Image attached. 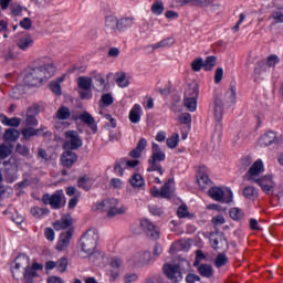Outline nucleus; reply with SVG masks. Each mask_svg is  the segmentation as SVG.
<instances>
[{"label": "nucleus", "instance_id": "f257e3e1", "mask_svg": "<svg viewBox=\"0 0 283 283\" xmlns=\"http://www.w3.org/2000/svg\"><path fill=\"white\" fill-rule=\"evenodd\" d=\"M54 74H56V66H54L52 59L42 57L38 60V66L27 70L24 83L29 87H39L50 81Z\"/></svg>", "mask_w": 283, "mask_h": 283}, {"label": "nucleus", "instance_id": "f03ea898", "mask_svg": "<svg viewBox=\"0 0 283 283\" xmlns=\"http://www.w3.org/2000/svg\"><path fill=\"white\" fill-rule=\"evenodd\" d=\"M166 158H167V155H165V151H163L160 146L156 143H153L151 156L148 159L147 171L149 174H153V171H156L157 174H159V176H163L165 174V168H163V165H160V163H165Z\"/></svg>", "mask_w": 283, "mask_h": 283}, {"label": "nucleus", "instance_id": "7ed1b4c3", "mask_svg": "<svg viewBox=\"0 0 283 283\" xmlns=\"http://www.w3.org/2000/svg\"><path fill=\"white\" fill-rule=\"evenodd\" d=\"M98 244V231L87 230L81 239V249L86 255H92Z\"/></svg>", "mask_w": 283, "mask_h": 283}, {"label": "nucleus", "instance_id": "20e7f679", "mask_svg": "<svg viewBox=\"0 0 283 283\" xmlns=\"http://www.w3.org/2000/svg\"><path fill=\"white\" fill-rule=\"evenodd\" d=\"M96 210L105 212L108 218H114V216H120L125 213V208H118L117 199H106L96 203Z\"/></svg>", "mask_w": 283, "mask_h": 283}, {"label": "nucleus", "instance_id": "39448f33", "mask_svg": "<svg viewBox=\"0 0 283 283\" xmlns=\"http://www.w3.org/2000/svg\"><path fill=\"white\" fill-rule=\"evenodd\" d=\"M42 202L50 205L53 209H61L65 207V193H63V190H56L53 195L45 193L42 196Z\"/></svg>", "mask_w": 283, "mask_h": 283}, {"label": "nucleus", "instance_id": "423d86ee", "mask_svg": "<svg viewBox=\"0 0 283 283\" xmlns=\"http://www.w3.org/2000/svg\"><path fill=\"white\" fill-rule=\"evenodd\" d=\"M164 275L167 280H170L171 283L182 282V269L176 263H166L163 268Z\"/></svg>", "mask_w": 283, "mask_h": 283}, {"label": "nucleus", "instance_id": "0eeeda50", "mask_svg": "<svg viewBox=\"0 0 283 283\" xmlns=\"http://www.w3.org/2000/svg\"><path fill=\"white\" fill-rule=\"evenodd\" d=\"M65 143L63 145L64 149H67L69 151H72L74 149H78L80 147H83V139H81V136L76 130H69L65 133Z\"/></svg>", "mask_w": 283, "mask_h": 283}, {"label": "nucleus", "instance_id": "6e6552de", "mask_svg": "<svg viewBox=\"0 0 283 283\" xmlns=\"http://www.w3.org/2000/svg\"><path fill=\"white\" fill-rule=\"evenodd\" d=\"M209 196L212 198V200H216L217 202H233V192L231 189L227 190V193L224 195V190L220 187H212L209 190Z\"/></svg>", "mask_w": 283, "mask_h": 283}, {"label": "nucleus", "instance_id": "1a4fd4ad", "mask_svg": "<svg viewBox=\"0 0 283 283\" xmlns=\"http://www.w3.org/2000/svg\"><path fill=\"white\" fill-rule=\"evenodd\" d=\"M140 227L146 231V234L148 238H151L153 240H158L160 238V230L151 221L144 219L140 221Z\"/></svg>", "mask_w": 283, "mask_h": 283}, {"label": "nucleus", "instance_id": "9d476101", "mask_svg": "<svg viewBox=\"0 0 283 283\" xmlns=\"http://www.w3.org/2000/svg\"><path fill=\"white\" fill-rule=\"evenodd\" d=\"M130 262L134 264V266H145L151 262V253L137 252L130 258Z\"/></svg>", "mask_w": 283, "mask_h": 283}, {"label": "nucleus", "instance_id": "9b49d317", "mask_svg": "<svg viewBox=\"0 0 283 283\" xmlns=\"http://www.w3.org/2000/svg\"><path fill=\"white\" fill-rule=\"evenodd\" d=\"M263 171H264V163L262 161V159H258L256 161L253 163V165L250 167L249 171L247 172L248 180H250L251 182H254L255 180H258V178L255 177L260 176V174H263Z\"/></svg>", "mask_w": 283, "mask_h": 283}, {"label": "nucleus", "instance_id": "f8f14e48", "mask_svg": "<svg viewBox=\"0 0 283 283\" xmlns=\"http://www.w3.org/2000/svg\"><path fill=\"white\" fill-rule=\"evenodd\" d=\"M76 160H78V156L72 150H66L61 155V165L67 169L72 168Z\"/></svg>", "mask_w": 283, "mask_h": 283}, {"label": "nucleus", "instance_id": "ddd939ff", "mask_svg": "<svg viewBox=\"0 0 283 283\" xmlns=\"http://www.w3.org/2000/svg\"><path fill=\"white\" fill-rule=\"evenodd\" d=\"M197 182L201 189H207V187H211V179H209V175L207 174V167L201 166L197 174Z\"/></svg>", "mask_w": 283, "mask_h": 283}, {"label": "nucleus", "instance_id": "4468645a", "mask_svg": "<svg viewBox=\"0 0 283 283\" xmlns=\"http://www.w3.org/2000/svg\"><path fill=\"white\" fill-rule=\"evenodd\" d=\"M73 232L69 230L66 232H62L59 237L55 249L57 251H65L67 247H70V240H72Z\"/></svg>", "mask_w": 283, "mask_h": 283}, {"label": "nucleus", "instance_id": "2eb2a0df", "mask_svg": "<svg viewBox=\"0 0 283 283\" xmlns=\"http://www.w3.org/2000/svg\"><path fill=\"white\" fill-rule=\"evenodd\" d=\"M253 182H256V185H259V187H261V189H262V191H264V193H271V189H273V177L270 175L254 179Z\"/></svg>", "mask_w": 283, "mask_h": 283}, {"label": "nucleus", "instance_id": "dca6fc26", "mask_svg": "<svg viewBox=\"0 0 283 283\" xmlns=\"http://www.w3.org/2000/svg\"><path fill=\"white\" fill-rule=\"evenodd\" d=\"M212 112L214 116V120L217 123H220L222 120V116L224 115V106L222 105V99L219 97H216L212 103Z\"/></svg>", "mask_w": 283, "mask_h": 283}, {"label": "nucleus", "instance_id": "f3484780", "mask_svg": "<svg viewBox=\"0 0 283 283\" xmlns=\"http://www.w3.org/2000/svg\"><path fill=\"white\" fill-rule=\"evenodd\" d=\"M72 216L64 214L62 218L53 223V228L55 231H65V229H70L72 227Z\"/></svg>", "mask_w": 283, "mask_h": 283}, {"label": "nucleus", "instance_id": "a211bd4d", "mask_svg": "<svg viewBox=\"0 0 283 283\" xmlns=\"http://www.w3.org/2000/svg\"><path fill=\"white\" fill-rule=\"evenodd\" d=\"M80 120H82L84 123V125H87V127H90V129L93 132V134H96V132H98V126L96 125V119L88 112L82 113L80 115Z\"/></svg>", "mask_w": 283, "mask_h": 283}, {"label": "nucleus", "instance_id": "6ab92c4d", "mask_svg": "<svg viewBox=\"0 0 283 283\" xmlns=\"http://www.w3.org/2000/svg\"><path fill=\"white\" fill-rule=\"evenodd\" d=\"M17 45L22 52H28L30 48L34 46V38L30 34H25L18 40Z\"/></svg>", "mask_w": 283, "mask_h": 283}, {"label": "nucleus", "instance_id": "aec40b11", "mask_svg": "<svg viewBox=\"0 0 283 283\" xmlns=\"http://www.w3.org/2000/svg\"><path fill=\"white\" fill-rule=\"evenodd\" d=\"M143 116V107L140 104H135L128 114V120L133 123V125H138L140 123V118Z\"/></svg>", "mask_w": 283, "mask_h": 283}, {"label": "nucleus", "instance_id": "412c9836", "mask_svg": "<svg viewBox=\"0 0 283 283\" xmlns=\"http://www.w3.org/2000/svg\"><path fill=\"white\" fill-rule=\"evenodd\" d=\"M91 76L96 81V83H99V92H109V82L105 81V75L103 73L93 71Z\"/></svg>", "mask_w": 283, "mask_h": 283}, {"label": "nucleus", "instance_id": "4be33fe9", "mask_svg": "<svg viewBox=\"0 0 283 283\" xmlns=\"http://www.w3.org/2000/svg\"><path fill=\"white\" fill-rule=\"evenodd\" d=\"M276 138L277 134H275V132H268L260 137L259 145L261 147H269V145H273V143H275Z\"/></svg>", "mask_w": 283, "mask_h": 283}, {"label": "nucleus", "instance_id": "5701e85b", "mask_svg": "<svg viewBox=\"0 0 283 283\" xmlns=\"http://www.w3.org/2000/svg\"><path fill=\"white\" fill-rule=\"evenodd\" d=\"M224 101L227 103V105H235V101H237V90H235V84L231 83L230 87L228 88V91L224 94Z\"/></svg>", "mask_w": 283, "mask_h": 283}, {"label": "nucleus", "instance_id": "b1692460", "mask_svg": "<svg viewBox=\"0 0 283 283\" xmlns=\"http://www.w3.org/2000/svg\"><path fill=\"white\" fill-rule=\"evenodd\" d=\"M134 25V18H122L117 20V31L125 32V30H129Z\"/></svg>", "mask_w": 283, "mask_h": 283}, {"label": "nucleus", "instance_id": "393cba45", "mask_svg": "<svg viewBox=\"0 0 283 283\" xmlns=\"http://www.w3.org/2000/svg\"><path fill=\"white\" fill-rule=\"evenodd\" d=\"M105 28L108 32H118V19L114 15H108L105 20Z\"/></svg>", "mask_w": 283, "mask_h": 283}, {"label": "nucleus", "instance_id": "a878e982", "mask_svg": "<svg viewBox=\"0 0 283 283\" xmlns=\"http://www.w3.org/2000/svg\"><path fill=\"white\" fill-rule=\"evenodd\" d=\"M200 95V90L198 88V84H190L187 86L185 91V98H198Z\"/></svg>", "mask_w": 283, "mask_h": 283}, {"label": "nucleus", "instance_id": "bb28decb", "mask_svg": "<svg viewBox=\"0 0 283 283\" xmlns=\"http://www.w3.org/2000/svg\"><path fill=\"white\" fill-rule=\"evenodd\" d=\"M93 83L92 77L88 76H81L77 78V87H80V90H92Z\"/></svg>", "mask_w": 283, "mask_h": 283}, {"label": "nucleus", "instance_id": "cd10ccee", "mask_svg": "<svg viewBox=\"0 0 283 283\" xmlns=\"http://www.w3.org/2000/svg\"><path fill=\"white\" fill-rule=\"evenodd\" d=\"M115 83H117L118 87H129V80H127V74H125V72L115 74Z\"/></svg>", "mask_w": 283, "mask_h": 283}, {"label": "nucleus", "instance_id": "c85d7f7f", "mask_svg": "<svg viewBox=\"0 0 283 283\" xmlns=\"http://www.w3.org/2000/svg\"><path fill=\"white\" fill-rule=\"evenodd\" d=\"M71 116L72 113H70V108L66 106L60 107L55 113V118H57V120H69Z\"/></svg>", "mask_w": 283, "mask_h": 283}, {"label": "nucleus", "instance_id": "c756f323", "mask_svg": "<svg viewBox=\"0 0 283 283\" xmlns=\"http://www.w3.org/2000/svg\"><path fill=\"white\" fill-rule=\"evenodd\" d=\"M201 277H213V268L209 264H201L198 268Z\"/></svg>", "mask_w": 283, "mask_h": 283}, {"label": "nucleus", "instance_id": "7c9ffc66", "mask_svg": "<svg viewBox=\"0 0 283 283\" xmlns=\"http://www.w3.org/2000/svg\"><path fill=\"white\" fill-rule=\"evenodd\" d=\"M19 130L14 128H9L4 132L3 138L4 140H9V143H14L15 140L19 139Z\"/></svg>", "mask_w": 283, "mask_h": 283}, {"label": "nucleus", "instance_id": "2f4dec72", "mask_svg": "<svg viewBox=\"0 0 283 283\" xmlns=\"http://www.w3.org/2000/svg\"><path fill=\"white\" fill-rule=\"evenodd\" d=\"M50 213V209L41 208V207H33L31 208V214L33 218H45Z\"/></svg>", "mask_w": 283, "mask_h": 283}, {"label": "nucleus", "instance_id": "473e14b6", "mask_svg": "<svg viewBox=\"0 0 283 283\" xmlns=\"http://www.w3.org/2000/svg\"><path fill=\"white\" fill-rule=\"evenodd\" d=\"M178 143H180V135H178V133H174L166 140V145L169 149H176V147H178Z\"/></svg>", "mask_w": 283, "mask_h": 283}, {"label": "nucleus", "instance_id": "72a5a7b5", "mask_svg": "<svg viewBox=\"0 0 283 283\" xmlns=\"http://www.w3.org/2000/svg\"><path fill=\"white\" fill-rule=\"evenodd\" d=\"M92 180L90 179V177H81L77 180V187H80V189H84V191H90L92 189Z\"/></svg>", "mask_w": 283, "mask_h": 283}, {"label": "nucleus", "instance_id": "f704fd0d", "mask_svg": "<svg viewBox=\"0 0 283 283\" xmlns=\"http://www.w3.org/2000/svg\"><path fill=\"white\" fill-rule=\"evenodd\" d=\"M129 182L132 187H137V188L145 187V179L140 174L133 175L132 178L129 179Z\"/></svg>", "mask_w": 283, "mask_h": 283}, {"label": "nucleus", "instance_id": "c9c22d12", "mask_svg": "<svg viewBox=\"0 0 283 283\" xmlns=\"http://www.w3.org/2000/svg\"><path fill=\"white\" fill-rule=\"evenodd\" d=\"M174 43H176V40H174V38H167L156 44H153L151 48L153 50H158V48H171Z\"/></svg>", "mask_w": 283, "mask_h": 283}, {"label": "nucleus", "instance_id": "e433bc0d", "mask_svg": "<svg viewBox=\"0 0 283 283\" xmlns=\"http://www.w3.org/2000/svg\"><path fill=\"white\" fill-rule=\"evenodd\" d=\"M184 105L188 112H196L198 108V98L185 97Z\"/></svg>", "mask_w": 283, "mask_h": 283}, {"label": "nucleus", "instance_id": "4c0bfd02", "mask_svg": "<svg viewBox=\"0 0 283 283\" xmlns=\"http://www.w3.org/2000/svg\"><path fill=\"white\" fill-rule=\"evenodd\" d=\"M216 61H218V59L213 55L208 56L205 61H203V70L206 72H211V70H213V67H216Z\"/></svg>", "mask_w": 283, "mask_h": 283}, {"label": "nucleus", "instance_id": "58836bf2", "mask_svg": "<svg viewBox=\"0 0 283 283\" xmlns=\"http://www.w3.org/2000/svg\"><path fill=\"white\" fill-rule=\"evenodd\" d=\"M269 69H266V61H261L258 63V65L254 67V76L256 78H260L264 72H266Z\"/></svg>", "mask_w": 283, "mask_h": 283}, {"label": "nucleus", "instance_id": "ea45409f", "mask_svg": "<svg viewBox=\"0 0 283 283\" xmlns=\"http://www.w3.org/2000/svg\"><path fill=\"white\" fill-rule=\"evenodd\" d=\"M174 191L171 190V180L169 179L163 187H161V198H171Z\"/></svg>", "mask_w": 283, "mask_h": 283}, {"label": "nucleus", "instance_id": "a19ab883", "mask_svg": "<svg viewBox=\"0 0 283 283\" xmlns=\"http://www.w3.org/2000/svg\"><path fill=\"white\" fill-rule=\"evenodd\" d=\"M151 12L153 14L160 15L163 12H165V6L163 4V1L158 0L155 1L151 6Z\"/></svg>", "mask_w": 283, "mask_h": 283}, {"label": "nucleus", "instance_id": "79ce46f5", "mask_svg": "<svg viewBox=\"0 0 283 283\" xmlns=\"http://www.w3.org/2000/svg\"><path fill=\"white\" fill-rule=\"evenodd\" d=\"M4 119L2 123L4 125H9L10 127H19L21 125V119L19 117L8 118L7 116L3 117Z\"/></svg>", "mask_w": 283, "mask_h": 283}, {"label": "nucleus", "instance_id": "37998d69", "mask_svg": "<svg viewBox=\"0 0 283 283\" xmlns=\"http://www.w3.org/2000/svg\"><path fill=\"white\" fill-rule=\"evenodd\" d=\"M230 218L232 220H242L244 218V212L240 208L230 209Z\"/></svg>", "mask_w": 283, "mask_h": 283}, {"label": "nucleus", "instance_id": "c03bdc74", "mask_svg": "<svg viewBox=\"0 0 283 283\" xmlns=\"http://www.w3.org/2000/svg\"><path fill=\"white\" fill-rule=\"evenodd\" d=\"M56 270L59 271V273H65V271H67L66 258H61L60 260L56 261Z\"/></svg>", "mask_w": 283, "mask_h": 283}, {"label": "nucleus", "instance_id": "a18cd8bd", "mask_svg": "<svg viewBox=\"0 0 283 283\" xmlns=\"http://www.w3.org/2000/svg\"><path fill=\"white\" fill-rule=\"evenodd\" d=\"M227 262H229L227 254H218L214 264L217 269H221V266H224Z\"/></svg>", "mask_w": 283, "mask_h": 283}, {"label": "nucleus", "instance_id": "49530a36", "mask_svg": "<svg viewBox=\"0 0 283 283\" xmlns=\"http://www.w3.org/2000/svg\"><path fill=\"white\" fill-rule=\"evenodd\" d=\"M41 129H34V128H24L22 129V136L23 138H32V136H39V133Z\"/></svg>", "mask_w": 283, "mask_h": 283}, {"label": "nucleus", "instance_id": "de8ad7c7", "mask_svg": "<svg viewBox=\"0 0 283 283\" xmlns=\"http://www.w3.org/2000/svg\"><path fill=\"white\" fill-rule=\"evenodd\" d=\"M12 154V148L10 146H7L6 144L0 145V159L3 160L8 158Z\"/></svg>", "mask_w": 283, "mask_h": 283}, {"label": "nucleus", "instance_id": "09e8293b", "mask_svg": "<svg viewBox=\"0 0 283 283\" xmlns=\"http://www.w3.org/2000/svg\"><path fill=\"white\" fill-rule=\"evenodd\" d=\"M202 67H205L202 57H199V59H196L195 61H192V63H191L192 72H200V70H202Z\"/></svg>", "mask_w": 283, "mask_h": 283}, {"label": "nucleus", "instance_id": "8fccbe9b", "mask_svg": "<svg viewBox=\"0 0 283 283\" xmlns=\"http://www.w3.org/2000/svg\"><path fill=\"white\" fill-rule=\"evenodd\" d=\"M101 102L103 103V105L105 107H109V105L114 104V96H112V94H109V93H106V94L102 95Z\"/></svg>", "mask_w": 283, "mask_h": 283}, {"label": "nucleus", "instance_id": "3c124183", "mask_svg": "<svg viewBox=\"0 0 283 283\" xmlns=\"http://www.w3.org/2000/svg\"><path fill=\"white\" fill-rule=\"evenodd\" d=\"M277 63H280V57H277V55H270L268 57V61L265 62L266 64V69H271V67H275V65H277Z\"/></svg>", "mask_w": 283, "mask_h": 283}, {"label": "nucleus", "instance_id": "603ef678", "mask_svg": "<svg viewBox=\"0 0 283 283\" xmlns=\"http://www.w3.org/2000/svg\"><path fill=\"white\" fill-rule=\"evenodd\" d=\"M123 281L124 283H134V282H138V274L136 273H126L123 276Z\"/></svg>", "mask_w": 283, "mask_h": 283}, {"label": "nucleus", "instance_id": "864d4df0", "mask_svg": "<svg viewBox=\"0 0 283 283\" xmlns=\"http://www.w3.org/2000/svg\"><path fill=\"white\" fill-rule=\"evenodd\" d=\"M109 266L112 269H120L123 266V260L118 259V256H113L109 260Z\"/></svg>", "mask_w": 283, "mask_h": 283}, {"label": "nucleus", "instance_id": "5fc2aeb1", "mask_svg": "<svg viewBox=\"0 0 283 283\" xmlns=\"http://www.w3.org/2000/svg\"><path fill=\"white\" fill-rule=\"evenodd\" d=\"M178 218H187L189 216V208L187 205H181L177 210Z\"/></svg>", "mask_w": 283, "mask_h": 283}, {"label": "nucleus", "instance_id": "6e6d98bb", "mask_svg": "<svg viewBox=\"0 0 283 283\" xmlns=\"http://www.w3.org/2000/svg\"><path fill=\"white\" fill-rule=\"evenodd\" d=\"M243 196L245 198H253L255 196V188L253 186H248L243 189Z\"/></svg>", "mask_w": 283, "mask_h": 283}, {"label": "nucleus", "instance_id": "4d7b16f0", "mask_svg": "<svg viewBox=\"0 0 283 283\" xmlns=\"http://www.w3.org/2000/svg\"><path fill=\"white\" fill-rule=\"evenodd\" d=\"M139 163L140 161H138L137 159H133V160L123 159L122 165H125V167H128L129 169H134L138 167Z\"/></svg>", "mask_w": 283, "mask_h": 283}, {"label": "nucleus", "instance_id": "13d9d810", "mask_svg": "<svg viewBox=\"0 0 283 283\" xmlns=\"http://www.w3.org/2000/svg\"><path fill=\"white\" fill-rule=\"evenodd\" d=\"M179 123H181L182 125H189V123H191V114L182 113L179 116Z\"/></svg>", "mask_w": 283, "mask_h": 283}, {"label": "nucleus", "instance_id": "bf43d9fd", "mask_svg": "<svg viewBox=\"0 0 283 283\" xmlns=\"http://www.w3.org/2000/svg\"><path fill=\"white\" fill-rule=\"evenodd\" d=\"M80 96L84 101H90L94 96V94H92V88H88L80 91Z\"/></svg>", "mask_w": 283, "mask_h": 283}, {"label": "nucleus", "instance_id": "052dcab7", "mask_svg": "<svg viewBox=\"0 0 283 283\" xmlns=\"http://www.w3.org/2000/svg\"><path fill=\"white\" fill-rule=\"evenodd\" d=\"M20 27H22L23 30H30L32 28V20L30 18H23L20 21Z\"/></svg>", "mask_w": 283, "mask_h": 283}, {"label": "nucleus", "instance_id": "680f3d73", "mask_svg": "<svg viewBox=\"0 0 283 283\" xmlns=\"http://www.w3.org/2000/svg\"><path fill=\"white\" fill-rule=\"evenodd\" d=\"M251 163H253L251 157L242 158L241 161H240L241 169H249V167H251Z\"/></svg>", "mask_w": 283, "mask_h": 283}, {"label": "nucleus", "instance_id": "e2e57ef3", "mask_svg": "<svg viewBox=\"0 0 283 283\" xmlns=\"http://www.w3.org/2000/svg\"><path fill=\"white\" fill-rule=\"evenodd\" d=\"M10 10L14 17H20L21 12H23V7L20 4H12Z\"/></svg>", "mask_w": 283, "mask_h": 283}, {"label": "nucleus", "instance_id": "0e129e2a", "mask_svg": "<svg viewBox=\"0 0 283 283\" xmlns=\"http://www.w3.org/2000/svg\"><path fill=\"white\" fill-rule=\"evenodd\" d=\"M223 76H224V71L222 70V67H218L214 74V83L217 84L221 83Z\"/></svg>", "mask_w": 283, "mask_h": 283}, {"label": "nucleus", "instance_id": "69168bd1", "mask_svg": "<svg viewBox=\"0 0 283 283\" xmlns=\"http://www.w3.org/2000/svg\"><path fill=\"white\" fill-rule=\"evenodd\" d=\"M44 237L49 240V242H54V230L52 228H45Z\"/></svg>", "mask_w": 283, "mask_h": 283}, {"label": "nucleus", "instance_id": "338daca9", "mask_svg": "<svg viewBox=\"0 0 283 283\" xmlns=\"http://www.w3.org/2000/svg\"><path fill=\"white\" fill-rule=\"evenodd\" d=\"M186 282L187 283L200 282V276H198V274L189 273L186 276Z\"/></svg>", "mask_w": 283, "mask_h": 283}, {"label": "nucleus", "instance_id": "774afa93", "mask_svg": "<svg viewBox=\"0 0 283 283\" xmlns=\"http://www.w3.org/2000/svg\"><path fill=\"white\" fill-rule=\"evenodd\" d=\"M50 87L53 94H56V96H61V84L56 82H52Z\"/></svg>", "mask_w": 283, "mask_h": 283}]
</instances>
